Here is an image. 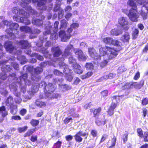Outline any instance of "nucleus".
<instances>
[{
  "instance_id": "nucleus-4",
  "label": "nucleus",
  "mask_w": 148,
  "mask_h": 148,
  "mask_svg": "<svg viewBox=\"0 0 148 148\" xmlns=\"http://www.w3.org/2000/svg\"><path fill=\"white\" fill-rule=\"evenodd\" d=\"M4 47L7 51L10 53H13L18 55L17 57L18 60L21 61V64H24L27 61V59L24 56H21L22 51L21 50H17L12 45V42L10 41H6L4 45Z\"/></svg>"
},
{
  "instance_id": "nucleus-61",
  "label": "nucleus",
  "mask_w": 148,
  "mask_h": 148,
  "mask_svg": "<svg viewBox=\"0 0 148 148\" xmlns=\"http://www.w3.org/2000/svg\"><path fill=\"white\" fill-rule=\"evenodd\" d=\"M59 86L61 88L63 89L64 90L68 89V87L69 86L66 84H64V85H60V84H59Z\"/></svg>"
},
{
  "instance_id": "nucleus-31",
  "label": "nucleus",
  "mask_w": 148,
  "mask_h": 148,
  "mask_svg": "<svg viewBox=\"0 0 148 148\" xmlns=\"http://www.w3.org/2000/svg\"><path fill=\"white\" fill-rule=\"evenodd\" d=\"M122 33V32L121 29H112L111 31V34L113 35L118 36Z\"/></svg>"
},
{
  "instance_id": "nucleus-8",
  "label": "nucleus",
  "mask_w": 148,
  "mask_h": 148,
  "mask_svg": "<svg viewBox=\"0 0 148 148\" xmlns=\"http://www.w3.org/2000/svg\"><path fill=\"white\" fill-rule=\"evenodd\" d=\"M23 2L20 4L21 6L25 8L28 12H30L32 15H36V16H39L38 14L34 10L32 9L31 6H29L28 4L31 2V0H21ZM40 15H39V16Z\"/></svg>"
},
{
  "instance_id": "nucleus-63",
  "label": "nucleus",
  "mask_w": 148,
  "mask_h": 148,
  "mask_svg": "<svg viewBox=\"0 0 148 148\" xmlns=\"http://www.w3.org/2000/svg\"><path fill=\"white\" fill-rule=\"evenodd\" d=\"M148 103V99L147 98L143 99L142 101V104L143 105H145Z\"/></svg>"
},
{
  "instance_id": "nucleus-57",
  "label": "nucleus",
  "mask_w": 148,
  "mask_h": 148,
  "mask_svg": "<svg viewBox=\"0 0 148 148\" xmlns=\"http://www.w3.org/2000/svg\"><path fill=\"white\" fill-rule=\"evenodd\" d=\"M63 16V10L62 9H60L58 12V18L60 19L62 18Z\"/></svg>"
},
{
  "instance_id": "nucleus-42",
  "label": "nucleus",
  "mask_w": 148,
  "mask_h": 148,
  "mask_svg": "<svg viewBox=\"0 0 148 148\" xmlns=\"http://www.w3.org/2000/svg\"><path fill=\"white\" fill-rule=\"evenodd\" d=\"M85 67L87 70H91L94 68L93 65L91 63H87L85 65Z\"/></svg>"
},
{
  "instance_id": "nucleus-50",
  "label": "nucleus",
  "mask_w": 148,
  "mask_h": 148,
  "mask_svg": "<svg viewBox=\"0 0 148 148\" xmlns=\"http://www.w3.org/2000/svg\"><path fill=\"white\" fill-rule=\"evenodd\" d=\"M142 138L144 139V141L146 142L148 141V132H145L143 135Z\"/></svg>"
},
{
  "instance_id": "nucleus-5",
  "label": "nucleus",
  "mask_w": 148,
  "mask_h": 148,
  "mask_svg": "<svg viewBox=\"0 0 148 148\" xmlns=\"http://www.w3.org/2000/svg\"><path fill=\"white\" fill-rule=\"evenodd\" d=\"M3 25H2L0 23V28H3L4 25H6L7 26H9V28L11 31L9 32L8 30H6V32L8 33L9 36L11 37L12 39H14L15 38L16 36L12 32V30H17L19 27L18 24L14 23H13L12 21H8L7 20H4L2 21Z\"/></svg>"
},
{
  "instance_id": "nucleus-44",
  "label": "nucleus",
  "mask_w": 148,
  "mask_h": 148,
  "mask_svg": "<svg viewBox=\"0 0 148 148\" xmlns=\"http://www.w3.org/2000/svg\"><path fill=\"white\" fill-rule=\"evenodd\" d=\"M139 31L137 29H135L133 32L132 36L134 39L136 38L138 36Z\"/></svg>"
},
{
  "instance_id": "nucleus-24",
  "label": "nucleus",
  "mask_w": 148,
  "mask_h": 148,
  "mask_svg": "<svg viewBox=\"0 0 148 148\" xmlns=\"http://www.w3.org/2000/svg\"><path fill=\"white\" fill-rule=\"evenodd\" d=\"M115 76V74L113 73H111L109 74L104 75L103 76L101 77L99 79L97 80V81L98 82H101L103 80L107 79H111L113 78Z\"/></svg>"
},
{
  "instance_id": "nucleus-11",
  "label": "nucleus",
  "mask_w": 148,
  "mask_h": 148,
  "mask_svg": "<svg viewBox=\"0 0 148 148\" xmlns=\"http://www.w3.org/2000/svg\"><path fill=\"white\" fill-rule=\"evenodd\" d=\"M5 103L7 106L10 107L11 113L13 115L16 114L17 110V106L13 104L12 97L10 96L6 101Z\"/></svg>"
},
{
  "instance_id": "nucleus-17",
  "label": "nucleus",
  "mask_w": 148,
  "mask_h": 148,
  "mask_svg": "<svg viewBox=\"0 0 148 148\" xmlns=\"http://www.w3.org/2000/svg\"><path fill=\"white\" fill-rule=\"evenodd\" d=\"M119 24L124 29L127 30L129 28L128 22L126 17H121L118 20Z\"/></svg>"
},
{
  "instance_id": "nucleus-38",
  "label": "nucleus",
  "mask_w": 148,
  "mask_h": 148,
  "mask_svg": "<svg viewBox=\"0 0 148 148\" xmlns=\"http://www.w3.org/2000/svg\"><path fill=\"white\" fill-rule=\"evenodd\" d=\"M35 104L38 107L40 108H42L46 106V104L45 102L38 99L36 100L35 102Z\"/></svg>"
},
{
  "instance_id": "nucleus-9",
  "label": "nucleus",
  "mask_w": 148,
  "mask_h": 148,
  "mask_svg": "<svg viewBox=\"0 0 148 148\" xmlns=\"http://www.w3.org/2000/svg\"><path fill=\"white\" fill-rule=\"evenodd\" d=\"M61 68L64 69L63 72L65 74L66 79L69 82H71L73 77L72 74V71L68 67V66L65 64L64 62H62Z\"/></svg>"
},
{
  "instance_id": "nucleus-18",
  "label": "nucleus",
  "mask_w": 148,
  "mask_h": 148,
  "mask_svg": "<svg viewBox=\"0 0 148 148\" xmlns=\"http://www.w3.org/2000/svg\"><path fill=\"white\" fill-rule=\"evenodd\" d=\"M47 85L45 82L42 81L39 84L38 86L37 85L36 86H34L33 89H32L31 90L28 92V93L29 95L32 96L38 90L39 86L42 87L45 89V87Z\"/></svg>"
},
{
  "instance_id": "nucleus-45",
  "label": "nucleus",
  "mask_w": 148,
  "mask_h": 148,
  "mask_svg": "<svg viewBox=\"0 0 148 148\" xmlns=\"http://www.w3.org/2000/svg\"><path fill=\"white\" fill-rule=\"evenodd\" d=\"M138 136L140 138H142L144 134L143 131L140 128H138L137 130Z\"/></svg>"
},
{
  "instance_id": "nucleus-47",
  "label": "nucleus",
  "mask_w": 148,
  "mask_h": 148,
  "mask_svg": "<svg viewBox=\"0 0 148 148\" xmlns=\"http://www.w3.org/2000/svg\"><path fill=\"white\" fill-rule=\"evenodd\" d=\"M93 73L92 72H89L85 75L82 76V78L83 79H85L86 78H88L91 76Z\"/></svg>"
},
{
  "instance_id": "nucleus-28",
  "label": "nucleus",
  "mask_w": 148,
  "mask_h": 148,
  "mask_svg": "<svg viewBox=\"0 0 148 148\" xmlns=\"http://www.w3.org/2000/svg\"><path fill=\"white\" fill-rule=\"evenodd\" d=\"M138 1V4L142 5L141 8L146 9L148 11V0H139Z\"/></svg>"
},
{
  "instance_id": "nucleus-39",
  "label": "nucleus",
  "mask_w": 148,
  "mask_h": 148,
  "mask_svg": "<svg viewBox=\"0 0 148 148\" xmlns=\"http://www.w3.org/2000/svg\"><path fill=\"white\" fill-rule=\"evenodd\" d=\"M68 22L65 19L62 20L61 21L60 29H62L66 28Z\"/></svg>"
},
{
  "instance_id": "nucleus-33",
  "label": "nucleus",
  "mask_w": 148,
  "mask_h": 148,
  "mask_svg": "<svg viewBox=\"0 0 148 148\" xmlns=\"http://www.w3.org/2000/svg\"><path fill=\"white\" fill-rule=\"evenodd\" d=\"M143 85V83L142 84H138L137 82L132 83L131 82V88H135L136 89H140Z\"/></svg>"
},
{
  "instance_id": "nucleus-13",
  "label": "nucleus",
  "mask_w": 148,
  "mask_h": 148,
  "mask_svg": "<svg viewBox=\"0 0 148 148\" xmlns=\"http://www.w3.org/2000/svg\"><path fill=\"white\" fill-rule=\"evenodd\" d=\"M52 29V27L50 25L47 26L45 28V31L44 32V34L45 36L51 33L50 38L53 40H55L58 38V34L57 32H53V33H51V29Z\"/></svg>"
},
{
  "instance_id": "nucleus-64",
  "label": "nucleus",
  "mask_w": 148,
  "mask_h": 148,
  "mask_svg": "<svg viewBox=\"0 0 148 148\" xmlns=\"http://www.w3.org/2000/svg\"><path fill=\"white\" fill-rule=\"evenodd\" d=\"M72 10L71 7L69 5L67 6L65 9V12H70Z\"/></svg>"
},
{
  "instance_id": "nucleus-52",
  "label": "nucleus",
  "mask_w": 148,
  "mask_h": 148,
  "mask_svg": "<svg viewBox=\"0 0 148 148\" xmlns=\"http://www.w3.org/2000/svg\"><path fill=\"white\" fill-rule=\"evenodd\" d=\"M39 123V121L36 120H32L31 122V124L33 126L37 125Z\"/></svg>"
},
{
  "instance_id": "nucleus-25",
  "label": "nucleus",
  "mask_w": 148,
  "mask_h": 148,
  "mask_svg": "<svg viewBox=\"0 0 148 148\" xmlns=\"http://www.w3.org/2000/svg\"><path fill=\"white\" fill-rule=\"evenodd\" d=\"M72 66L74 69L75 72L78 74H81L82 73L83 71L81 66L77 64L76 62L75 64H72Z\"/></svg>"
},
{
  "instance_id": "nucleus-51",
  "label": "nucleus",
  "mask_w": 148,
  "mask_h": 148,
  "mask_svg": "<svg viewBox=\"0 0 148 148\" xmlns=\"http://www.w3.org/2000/svg\"><path fill=\"white\" fill-rule=\"evenodd\" d=\"M72 119L71 118H66L64 120V122L65 124L69 123H71L72 122Z\"/></svg>"
},
{
  "instance_id": "nucleus-48",
  "label": "nucleus",
  "mask_w": 148,
  "mask_h": 148,
  "mask_svg": "<svg viewBox=\"0 0 148 148\" xmlns=\"http://www.w3.org/2000/svg\"><path fill=\"white\" fill-rule=\"evenodd\" d=\"M126 69L124 66L119 67L118 69V73L121 74L123 72L125 71Z\"/></svg>"
},
{
  "instance_id": "nucleus-21",
  "label": "nucleus",
  "mask_w": 148,
  "mask_h": 148,
  "mask_svg": "<svg viewBox=\"0 0 148 148\" xmlns=\"http://www.w3.org/2000/svg\"><path fill=\"white\" fill-rule=\"evenodd\" d=\"M51 51L54 57H58L62 53V51L58 46L53 47L51 48Z\"/></svg>"
},
{
  "instance_id": "nucleus-36",
  "label": "nucleus",
  "mask_w": 148,
  "mask_h": 148,
  "mask_svg": "<svg viewBox=\"0 0 148 148\" xmlns=\"http://www.w3.org/2000/svg\"><path fill=\"white\" fill-rule=\"evenodd\" d=\"M130 39V36L128 33H126L121 38V40L124 42H128Z\"/></svg>"
},
{
  "instance_id": "nucleus-32",
  "label": "nucleus",
  "mask_w": 148,
  "mask_h": 148,
  "mask_svg": "<svg viewBox=\"0 0 148 148\" xmlns=\"http://www.w3.org/2000/svg\"><path fill=\"white\" fill-rule=\"evenodd\" d=\"M145 10H146V9L141 8V10L139 11V14L142 17L144 20L147 19V14L145 11Z\"/></svg>"
},
{
  "instance_id": "nucleus-49",
  "label": "nucleus",
  "mask_w": 148,
  "mask_h": 148,
  "mask_svg": "<svg viewBox=\"0 0 148 148\" xmlns=\"http://www.w3.org/2000/svg\"><path fill=\"white\" fill-rule=\"evenodd\" d=\"M70 56L69 58V62L70 64H74L76 62V61L71 56Z\"/></svg>"
},
{
  "instance_id": "nucleus-58",
  "label": "nucleus",
  "mask_w": 148,
  "mask_h": 148,
  "mask_svg": "<svg viewBox=\"0 0 148 148\" xmlns=\"http://www.w3.org/2000/svg\"><path fill=\"white\" fill-rule=\"evenodd\" d=\"M54 74L57 75H62V72L60 71L57 70L55 69L53 71Z\"/></svg>"
},
{
  "instance_id": "nucleus-15",
  "label": "nucleus",
  "mask_w": 148,
  "mask_h": 148,
  "mask_svg": "<svg viewBox=\"0 0 148 148\" xmlns=\"http://www.w3.org/2000/svg\"><path fill=\"white\" fill-rule=\"evenodd\" d=\"M103 41L105 43L110 45L111 44L116 46H120L121 43L116 40H113L110 37H106L104 38Z\"/></svg>"
},
{
  "instance_id": "nucleus-56",
  "label": "nucleus",
  "mask_w": 148,
  "mask_h": 148,
  "mask_svg": "<svg viewBox=\"0 0 148 148\" xmlns=\"http://www.w3.org/2000/svg\"><path fill=\"white\" fill-rule=\"evenodd\" d=\"M108 91L107 90H104L101 92V95L103 97H105L108 96Z\"/></svg>"
},
{
  "instance_id": "nucleus-20",
  "label": "nucleus",
  "mask_w": 148,
  "mask_h": 148,
  "mask_svg": "<svg viewBox=\"0 0 148 148\" xmlns=\"http://www.w3.org/2000/svg\"><path fill=\"white\" fill-rule=\"evenodd\" d=\"M42 71L43 69L42 68L40 67H37L35 69L34 71L35 74H34V75H33L32 77V79L36 81H38L40 78L39 77V76L37 75L40 73L42 72Z\"/></svg>"
},
{
  "instance_id": "nucleus-23",
  "label": "nucleus",
  "mask_w": 148,
  "mask_h": 148,
  "mask_svg": "<svg viewBox=\"0 0 148 148\" xmlns=\"http://www.w3.org/2000/svg\"><path fill=\"white\" fill-rule=\"evenodd\" d=\"M87 135V134L86 133H83L82 131H79L77 132L74 136L75 140L79 142H81L82 140V136H85Z\"/></svg>"
},
{
  "instance_id": "nucleus-55",
  "label": "nucleus",
  "mask_w": 148,
  "mask_h": 148,
  "mask_svg": "<svg viewBox=\"0 0 148 148\" xmlns=\"http://www.w3.org/2000/svg\"><path fill=\"white\" fill-rule=\"evenodd\" d=\"M11 65L13 66L14 68L16 70H18L19 69V66L17 63L14 62H12Z\"/></svg>"
},
{
  "instance_id": "nucleus-30",
  "label": "nucleus",
  "mask_w": 148,
  "mask_h": 148,
  "mask_svg": "<svg viewBox=\"0 0 148 148\" xmlns=\"http://www.w3.org/2000/svg\"><path fill=\"white\" fill-rule=\"evenodd\" d=\"M117 106L115 103H111L110 106L107 111L108 114L110 115H112L114 114V110Z\"/></svg>"
},
{
  "instance_id": "nucleus-10",
  "label": "nucleus",
  "mask_w": 148,
  "mask_h": 148,
  "mask_svg": "<svg viewBox=\"0 0 148 148\" xmlns=\"http://www.w3.org/2000/svg\"><path fill=\"white\" fill-rule=\"evenodd\" d=\"M128 16L130 19L132 21L138 22L139 15L138 13L137 8H131L129 11Z\"/></svg>"
},
{
  "instance_id": "nucleus-22",
  "label": "nucleus",
  "mask_w": 148,
  "mask_h": 148,
  "mask_svg": "<svg viewBox=\"0 0 148 148\" xmlns=\"http://www.w3.org/2000/svg\"><path fill=\"white\" fill-rule=\"evenodd\" d=\"M17 44L20 48L23 49H26L30 47V44L26 40H20L19 42H17Z\"/></svg>"
},
{
  "instance_id": "nucleus-53",
  "label": "nucleus",
  "mask_w": 148,
  "mask_h": 148,
  "mask_svg": "<svg viewBox=\"0 0 148 148\" xmlns=\"http://www.w3.org/2000/svg\"><path fill=\"white\" fill-rule=\"evenodd\" d=\"M59 24V23L58 21H56L54 23V29L53 30V32H57L58 30V26Z\"/></svg>"
},
{
  "instance_id": "nucleus-37",
  "label": "nucleus",
  "mask_w": 148,
  "mask_h": 148,
  "mask_svg": "<svg viewBox=\"0 0 148 148\" xmlns=\"http://www.w3.org/2000/svg\"><path fill=\"white\" fill-rule=\"evenodd\" d=\"M123 90L131 88V82H123L122 84Z\"/></svg>"
},
{
  "instance_id": "nucleus-27",
  "label": "nucleus",
  "mask_w": 148,
  "mask_h": 148,
  "mask_svg": "<svg viewBox=\"0 0 148 148\" xmlns=\"http://www.w3.org/2000/svg\"><path fill=\"white\" fill-rule=\"evenodd\" d=\"M44 16H42L41 17V20L36 18H33L32 20V23L34 25H36L38 26H40L42 24V20L44 18Z\"/></svg>"
},
{
  "instance_id": "nucleus-6",
  "label": "nucleus",
  "mask_w": 148,
  "mask_h": 148,
  "mask_svg": "<svg viewBox=\"0 0 148 148\" xmlns=\"http://www.w3.org/2000/svg\"><path fill=\"white\" fill-rule=\"evenodd\" d=\"M73 49V46L71 44L67 45L65 48L64 53L62 56V58L60 59H58L54 62H58L59 66L61 67L62 65V62H64L63 61L64 59L69 57V56H71V50Z\"/></svg>"
},
{
  "instance_id": "nucleus-26",
  "label": "nucleus",
  "mask_w": 148,
  "mask_h": 148,
  "mask_svg": "<svg viewBox=\"0 0 148 148\" xmlns=\"http://www.w3.org/2000/svg\"><path fill=\"white\" fill-rule=\"evenodd\" d=\"M56 88V86L52 84L51 83H49L46 86L45 90L46 91L48 92L49 93L53 92Z\"/></svg>"
},
{
  "instance_id": "nucleus-60",
  "label": "nucleus",
  "mask_w": 148,
  "mask_h": 148,
  "mask_svg": "<svg viewBox=\"0 0 148 148\" xmlns=\"http://www.w3.org/2000/svg\"><path fill=\"white\" fill-rule=\"evenodd\" d=\"M12 119H14L15 120H21V117L19 116H13L12 117Z\"/></svg>"
},
{
  "instance_id": "nucleus-2",
  "label": "nucleus",
  "mask_w": 148,
  "mask_h": 148,
  "mask_svg": "<svg viewBox=\"0 0 148 148\" xmlns=\"http://www.w3.org/2000/svg\"><path fill=\"white\" fill-rule=\"evenodd\" d=\"M88 53L89 55L94 59V63L95 64H98L101 60V56H103L104 60L101 63L100 66L103 67L106 65L110 60L115 57L118 54V51L111 47H106L99 49L100 55H99L96 53L93 47L88 48Z\"/></svg>"
},
{
  "instance_id": "nucleus-12",
  "label": "nucleus",
  "mask_w": 148,
  "mask_h": 148,
  "mask_svg": "<svg viewBox=\"0 0 148 148\" xmlns=\"http://www.w3.org/2000/svg\"><path fill=\"white\" fill-rule=\"evenodd\" d=\"M72 28L71 27L67 30V32L69 34H66L64 31L61 30L59 33V36L61 38V41L62 42H66L71 36L70 33L72 31Z\"/></svg>"
},
{
  "instance_id": "nucleus-54",
  "label": "nucleus",
  "mask_w": 148,
  "mask_h": 148,
  "mask_svg": "<svg viewBox=\"0 0 148 148\" xmlns=\"http://www.w3.org/2000/svg\"><path fill=\"white\" fill-rule=\"evenodd\" d=\"M62 142L58 141L55 143L54 145V148H60Z\"/></svg>"
},
{
  "instance_id": "nucleus-34",
  "label": "nucleus",
  "mask_w": 148,
  "mask_h": 148,
  "mask_svg": "<svg viewBox=\"0 0 148 148\" xmlns=\"http://www.w3.org/2000/svg\"><path fill=\"white\" fill-rule=\"evenodd\" d=\"M0 114L3 117H5L8 114V112L6 111L5 106L0 107Z\"/></svg>"
},
{
  "instance_id": "nucleus-43",
  "label": "nucleus",
  "mask_w": 148,
  "mask_h": 148,
  "mask_svg": "<svg viewBox=\"0 0 148 148\" xmlns=\"http://www.w3.org/2000/svg\"><path fill=\"white\" fill-rule=\"evenodd\" d=\"M35 130L32 129L28 130L24 135V137L29 136L31 135L34 132Z\"/></svg>"
},
{
  "instance_id": "nucleus-19",
  "label": "nucleus",
  "mask_w": 148,
  "mask_h": 148,
  "mask_svg": "<svg viewBox=\"0 0 148 148\" xmlns=\"http://www.w3.org/2000/svg\"><path fill=\"white\" fill-rule=\"evenodd\" d=\"M20 30L21 32H24L26 33L29 34L37 33L39 34L40 33V30L37 29H35L33 32L32 29L29 27L27 26H24L20 27Z\"/></svg>"
},
{
  "instance_id": "nucleus-59",
  "label": "nucleus",
  "mask_w": 148,
  "mask_h": 148,
  "mask_svg": "<svg viewBox=\"0 0 148 148\" xmlns=\"http://www.w3.org/2000/svg\"><path fill=\"white\" fill-rule=\"evenodd\" d=\"M27 110L24 108L21 109L20 112V114L22 116H24L27 112Z\"/></svg>"
},
{
  "instance_id": "nucleus-3",
  "label": "nucleus",
  "mask_w": 148,
  "mask_h": 148,
  "mask_svg": "<svg viewBox=\"0 0 148 148\" xmlns=\"http://www.w3.org/2000/svg\"><path fill=\"white\" fill-rule=\"evenodd\" d=\"M12 12L18 16H13V19L14 21L17 22L23 23L26 25L30 24V21L27 19L29 16V13H25L22 9H18L16 7L13 8Z\"/></svg>"
},
{
  "instance_id": "nucleus-41",
  "label": "nucleus",
  "mask_w": 148,
  "mask_h": 148,
  "mask_svg": "<svg viewBox=\"0 0 148 148\" xmlns=\"http://www.w3.org/2000/svg\"><path fill=\"white\" fill-rule=\"evenodd\" d=\"M122 96H114L113 99L112 100V103H115L116 105V104L115 103V101H116V103H118L120 101V98L122 97Z\"/></svg>"
},
{
  "instance_id": "nucleus-40",
  "label": "nucleus",
  "mask_w": 148,
  "mask_h": 148,
  "mask_svg": "<svg viewBox=\"0 0 148 148\" xmlns=\"http://www.w3.org/2000/svg\"><path fill=\"white\" fill-rule=\"evenodd\" d=\"M91 112H93L95 116L98 115L101 111V109L99 108L97 109H91L90 110Z\"/></svg>"
},
{
  "instance_id": "nucleus-14",
  "label": "nucleus",
  "mask_w": 148,
  "mask_h": 148,
  "mask_svg": "<svg viewBox=\"0 0 148 148\" xmlns=\"http://www.w3.org/2000/svg\"><path fill=\"white\" fill-rule=\"evenodd\" d=\"M74 51L79 61H85L87 59V57L83 54V52L79 49H74Z\"/></svg>"
},
{
  "instance_id": "nucleus-62",
  "label": "nucleus",
  "mask_w": 148,
  "mask_h": 148,
  "mask_svg": "<svg viewBox=\"0 0 148 148\" xmlns=\"http://www.w3.org/2000/svg\"><path fill=\"white\" fill-rule=\"evenodd\" d=\"M79 26V25L77 23H73L71 25V27L73 29H76Z\"/></svg>"
},
{
  "instance_id": "nucleus-46",
  "label": "nucleus",
  "mask_w": 148,
  "mask_h": 148,
  "mask_svg": "<svg viewBox=\"0 0 148 148\" xmlns=\"http://www.w3.org/2000/svg\"><path fill=\"white\" fill-rule=\"evenodd\" d=\"M27 126H25L22 127H18L17 129V130L18 132L19 133H21L22 132H24L27 130Z\"/></svg>"
},
{
  "instance_id": "nucleus-35",
  "label": "nucleus",
  "mask_w": 148,
  "mask_h": 148,
  "mask_svg": "<svg viewBox=\"0 0 148 148\" xmlns=\"http://www.w3.org/2000/svg\"><path fill=\"white\" fill-rule=\"evenodd\" d=\"M46 49V48L45 49L42 48L39 51L42 52L44 56L46 58H50L51 55L49 53Z\"/></svg>"
},
{
  "instance_id": "nucleus-29",
  "label": "nucleus",
  "mask_w": 148,
  "mask_h": 148,
  "mask_svg": "<svg viewBox=\"0 0 148 148\" xmlns=\"http://www.w3.org/2000/svg\"><path fill=\"white\" fill-rule=\"evenodd\" d=\"M139 0H129L127 4L130 6L137 8L136 7L138 4Z\"/></svg>"
},
{
  "instance_id": "nucleus-16",
  "label": "nucleus",
  "mask_w": 148,
  "mask_h": 148,
  "mask_svg": "<svg viewBox=\"0 0 148 148\" xmlns=\"http://www.w3.org/2000/svg\"><path fill=\"white\" fill-rule=\"evenodd\" d=\"M47 0H32L33 3L37 2V8L38 9L44 10L46 9V6L45 5Z\"/></svg>"
},
{
  "instance_id": "nucleus-1",
  "label": "nucleus",
  "mask_w": 148,
  "mask_h": 148,
  "mask_svg": "<svg viewBox=\"0 0 148 148\" xmlns=\"http://www.w3.org/2000/svg\"><path fill=\"white\" fill-rule=\"evenodd\" d=\"M27 74H25L20 76L18 78H17L16 77V75L14 73L8 76V80L10 81L12 79L15 81L10 85L9 87H6L5 89L1 88L0 92L5 96L8 93L6 89L8 87L10 89L11 91L17 97L15 99V102L18 104L21 103L22 100L21 98L19 97L20 93L17 91V84L19 85V87H20L21 91L23 93H25L26 92L25 85H29L31 84L30 81L27 79Z\"/></svg>"
},
{
  "instance_id": "nucleus-7",
  "label": "nucleus",
  "mask_w": 148,
  "mask_h": 148,
  "mask_svg": "<svg viewBox=\"0 0 148 148\" xmlns=\"http://www.w3.org/2000/svg\"><path fill=\"white\" fill-rule=\"evenodd\" d=\"M7 61H0V65H2L1 70L2 72L0 73V78L3 80L5 79L7 77V74L4 72H8L10 71L12 69V67L8 65H5Z\"/></svg>"
}]
</instances>
